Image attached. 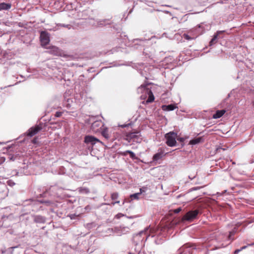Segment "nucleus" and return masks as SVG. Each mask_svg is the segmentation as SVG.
Instances as JSON below:
<instances>
[{
    "instance_id": "1",
    "label": "nucleus",
    "mask_w": 254,
    "mask_h": 254,
    "mask_svg": "<svg viewBox=\"0 0 254 254\" xmlns=\"http://www.w3.org/2000/svg\"><path fill=\"white\" fill-rule=\"evenodd\" d=\"M97 142H100V143L103 144L102 141L94 136L92 135H86L85 136L84 143L86 144L87 148L88 149V150L86 151L87 153L91 151L92 146Z\"/></svg>"
},
{
    "instance_id": "2",
    "label": "nucleus",
    "mask_w": 254,
    "mask_h": 254,
    "mask_svg": "<svg viewBox=\"0 0 254 254\" xmlns=\"http://www.w3.org/2000/svg\"><path fill=\"white\" fill-rule=\"evenodd\" d=\"M177 133L174 131H170L165 135V138L166 140V144L170 147H173L176 145V138Z\"/></svg>"
},
{
    "instance_id": "3",
    "label": "nucleus",
    "mask_w": 254,
    "mask_h": 254,
    "mask_svg": "<svg viewBox=\"0 0 254 254\" xmlns=\"http://www.w3.org/2000/svg\"><path fill=\"white\" fill-rule=\"evenodd\" d=\"M137 92L138 93L143 92L145 94H147L148 95V98L146 100L147 103H151L154 101V95L150 88L147 87V85H141L138 88Z\"/></svg>"
},
{
    "instance_id": "4",
    "label": "nucleus",
    "mask_w": 254,
    "mask_h": 254,
    "mask_svg": "<svg viewBox=\"0 0 254 254\" xmlns=\"http://www.w3.org/2000/svg\"><path fill=\"white\" fill-rule=\"evenodd\" d=\"M198 213V211L197 210L190 211L183 216V220L191 221L196 217Z\"/></svg>"
},
{
    "instance_id": "5",
    "label": "nucleus",
    "mask_w": 254,
    "mask_h": 254,
    "mask_svg": "<svg viewBox=\"0 0 254 254\" xmlns=\"http://www.w3.org/2000/svg\"><path fill=\"white\" fill-rule=\"evenodd\" d=\"M197 36V31L196 29H192L189 31L187 33H184L183 35V37H184L186 40L189 41L195 39Z\"/></svg>"
},
{
    "instance_id": "6",
    "label": "nucleus",
    "mask_w": 254,
    "mask_h": 254,
    "mask_svg": "<svg viewBox=\"0 0 254 254\" xmlns=\"http://www.w3.org/2000/svg\"><path fill=\"white\" fill-rule=\"evenodd\" d=\"M40 41L42 46L47 45L50 42V35L46 31H42L40 33Z\"/></svg>"
},
{
    "instance_id": "7",
    "label": "nucleus",
    "mask_w": 254,
    "mask_h": 254,
    "mask_svg": "<svg viewBox=\"0 0 254 254\" xmlns=\"http://www.w3.org/2000/svg\"><path fill=\"white\" fill-rule=\"evenodd\" d=\"M127 137L130 139V142L135 143L140 142L142 140L139 132H131L128 134Z\"/></svg>"
},
{
    "instance_id": "8",
    "label": "nucleus",
    "mask_w": 254,
    "mask_h": 254,
    "mask_svg": "<svg viewBox=\"0 0 254 254\" xmlns=\"http://www.w3.org/2000/svg\"><path fill=\"white\" fill-rule=\"evenodd\" d=\"M164 149L162 148H159L158 152L155 154L152 158L153 162H157L159 160L161 159L165 155Z\"/></svg>"
},
{
    "instance_id": "9",
    "label": "nucleus",
    "mask_w": 254,
    "mask_h": 254,
    "mask_svg": "<svg viewBox=\"0 0 254 254\" xmlns=\"http://www.w3.org/2000/svg\"><path fill=\"white\" fill-rule=\"evenodd\" d=\"M148 228H146L144 231H141L139 233L135 234L133 237V241L136 245H137L140 241H142L143 238H141V236L143 234H145Z\"/></svg>"
},
{
    "instance_id": "10",
    "label": "nucleus",
    "mask_w": 254,
    "mask_h": 254,
    "mask_svg": "<svg viewBox=\"0 0 254 254\" xmlns=\"http://www.w3.org/2000/svg\"><path fill=\"white\" fill-rule=\"evenodd\" d=\"M42 129V127L39 126H37L35 127H32L29 129L27 132V135L29 136H33L37 134L39 131Z\"/></svg>"
},
{
    "instance_id": "11",
    "label": "nucleus",
    "mask_w": 254,
    "mask_h": 254,
    "mask_svg": "<svg viewBox=\"0 0 254 254\" xmlns=\"http://www.w3.org/2000/svg\"><path fill=\"white\" fill-rule=\"evenodd\" d=\"M235 232L234 231H232L229 232V235L228 236H222L223 238L225 239V240L229 241L230 242L225 244H222L220 247H218V248L225 247L226 246L230 244L231 242L234 240V238L232 237L235 235Z\"/></svg>"
},
{
    "instance_id": "12",
    "label": "nucleus",
    "mask_w": 254,
    "mask_h": 254,
    "mask_svg": "<svg viewBox=\"0 0 254 254\" xmlns=\"http://www.w3.org/2000/svg\"><path fill=\"white\" fill-rule=\"evenodd\" d=\"M48 52L54 56H60L62 54L61 50L56 46L50 47L49 48Z\"/></svg>"
},
{
    "instance_id": "13",
    "label": "nucleus",
    "mask_w": 254,
    "mask_h": 254,
    "mask_svg": "<svg viewBox=\"0 0 254 254\" xmlns=\"http://www.w3.org/2000/svg\"><path fill=\"white\" fill-rule=\"evenodd\" d=\"M96 23H94L93 25L95 26H103L107 24H110L109 20L108 19H102L96 20Z\"/></svg>"
},
{
    "instance_id": "14",
    "label": "nucleus",
    "mask_w": 254,
    "mask_h": 254,
    "mask_svg": "<svg viewBox=\"0 0 254 254\" xmlns=\"http://www.w3.org/2000/svg\"><path fill=\"white\" fill-rule=\"evenodd\" d=\"M204 141V138L199 136L190 140L189 144L191 145H195Z\"/></svg>"
},
{
    "instance_id": "15",
    "label": "nucleus",
    "mask_w": 254,
    "mask_h": 254,
    "mask_svg": "<svg viewBox=\"0 0 254 254\" xmlns=\"http://www.w3.org/2000/svg\"><path fill=\"white\" fill-rule=\"evenodd\" d=\"M102 135L106 139H109L111 135L109 132L108 129L107 127H103L101 130Z\"/></svg>"
},
{
    "instance_id": "16",
    "label": "nucleus",
    "mask_w": 254,
    "mask_h": 254,
    "mask_svg": "<svg viewBox=\"0 0 254 254\" xmlns=\"http://www.w3.org/2000/svg\"><path fill=\"white\" fill-rule=\"evenodd\" d=\"M11 4L10 3H0V11L8 10L11 8Z\"/></svg>"
},
{
    "instance_id": "17",
    "label": "nucleus",
    "mask_w": 254,
    "mask_h": 254,
    "mask_svg": "<svg viewBox=\"0 0 254 254\" xmlns=\"http://www.w3.org/2000/svg\"><path fill=\"white\" fill-rule=\"evenodd\" d=\"M226 112L225 110H218L213 115V119H218L221 117Z\"/></svg>"
},
{
    "instance_id": "18",
    "label": "nucleus",
    "mask_w": 254,
    "mask_h": 254,
    "mask_svg": "<svg viewBox=\"0 0 254 254\" xmlns=\"http://www.w3.org/2000/svg\"><path fill=\"white\" fill-rule=\"evenodd\" d=\"M176 106L173 104H170L168 105H163L162 107V109L164 111H173L176 108Z\"/></svg>"
},
{
    "instance_id": "19",
    "label": "nucleus",
    "mask_w": 254,
    "mask_h": 254,
    "mask_svg": "<svg viewBox=\"0 0 254 254\" xmlns=\"http://www.w3.org/2000/svg\"><path fill=\"white\" fill-rule=\"evenodd\" d=\"M103 127V123L101 121H95L94 122L91 126V127L92 129L95 130H98V127Z\"/></svg>"
},
{
    "instance_id": "20",
    "label": "nucleus",
    "mask_w": 254,
    "mask_h": 254,
    "mask_svg": "<svg viewBox=\"0 0 254 254\" xmlns=\"http://www.w3.org/2000/svg\"><path fill=\"white\" fill-rule=\"evenodd\" d=\"M34 221L36 223H44L46 221V218L40 215H37L34 218Z\"/></svg>"
},
{
    "instance_id": "21",
    "label": "nucleus",
    "mask_w": 254,
    "mask_h": 254,
    "mask_svg": "<svg viewBox=\"0 0 254 254\" xmlns=\"http://www.w3.org/2000/svg\"><path fill=\"white\" fill-rule=\"evenodd\" d=\"M221 32V31L218 32L216 34H215L213 38L211 39V40L209 42V46H212L214 44H216L217 42V37L219 33Z\"/></svg>"
},
{
    "instance_id": "22",
    "label": "nucleus",
    "mask_w": 254,
    "mask_h": 254,
    "mask_svg": "<svg viewBox=\"0 0 254 254\" xmlns=\"http://www.w3.org/2000/svg\"><path fill=\"white\" fill-rule=\"evenodd\" d=\"M79 191L80 193H88L89 192V190L87 188H81L79 189Z\"/></svg>"
},
{
    "instance_id": "23",
    "label": "nucleus",
    "mask_w": 254,
    "mask_h": 254,
    "mask_svg": "<svg viewBox=\"0 0 254 254\" xmlns=\"http://www.w3.org/2000/svg\"><path fill=\"white\" fill-rule=\"evenodd\" d=\"M140 195V193L137 192L134 194H131L130 197L132 199H138L139 196Z\"/></svg>"
},
{
    "instance_id": "24",
    "label": "nucleus",
    "mask_w": 254,
    "mask_h": 254,
    "mask_svg": "<svg viewBox=\"0 0 254 254\" xmlns=\"http://www.w3.org/2000/svg\"><path fill=\"white\" fill-rule=\"evenodd\" d=\"M57 26L65 27V28H67L68 29H71V28L72 27L71 25L70 24H61V23L58 24Z\"/></svg>"
},
{
    "instance_id": "25",
    "label": "nucleus",
    "mask_w": 254,
    "mask_h": 254,
    "mask_svg": "<svg viewBox=\"0 0 254 254\" xmlns=\"http://www.w3.org/2000/svg\"><path fill=\"white\" fill-rule=\"evenodd\" d=\"M119 197V194L117 192H114L111 194V199L113 200H116Z\"/></svg>"
},
{
    "instance_id": "26",
    "label": "nucleus",
    "mask_w": 254,
    "mask_h": 254,
    "mask_svg": "<svg viewBox=\"0 0 254 254\" xmlns=\"http://www.w3.org/2000/svg\"><path fill=\"white\" fill-rule=\"evenodd\" d=\"M127 153L129 154L130 155V157L132 159H134L135 158V154L131 151H130V150H127L126 151Z\"/></svg>"
},
{
    "instance_id": "27",
    "label": "nucleus",
    "mask_w": 254,
    "mask_h": 254,
    "mask_svg": "<svg viewBox=\"0 0 254 254\" xmlns=\"http://www.w3.org/2000/svg\"><path fill=\"white\" fill-rule=\"evenodd\" d=\"M47 206H51L53 207L55 205V203L51 201H45L44 202Z\"/></svg>"
},
{
    "instance_id": "28",
    "label": "nucleus",
    "mask_w": 254,
    "mask_h": 254,
    "mask_svg": "<svg viewBox=\"0 0 254 254\" xmlns=\"http://www.w3.org/2000/svg\"><path fill=\"white\" fill-rule=\"evenodd\" d=\"M147 190V188L146 187H142L140 189V192L139 193H140V194L146 192Z\"/></svg>"
},
{
    "instance_id": "29",
    "label": "nucleus",
    "mask_w": 254,
    "mask_h": 254,
    "mask_svg": "<svg viewBox=\"0 0 254 254\" xmlns=\"http://www.w3.org/2000/svg\"><path fill=\"white\" fill-rule=\"evenodd\" d=\"M123 216H124V214L119 213L116 215L115 217L117 219H119Z\"/></svg>"
},
{
    "instance_id": "30",
    "label": "nucleus",
    "mask_w": 254,
    "mask_h": 254,
    "mask_svg": "<svg viewBox=\"0 0 254 254\" xmlns=\"http://www.w3.org/2000/svg\"><path fill=\"white\" fill-rule=\"evenodd\" d=\"M254 245V243L250 244H249V245H248L247 246H244L241 247L240 248V249L241 250V251H242L243 250L246 249L248 247V246H253Z\"/></svg>"
},
{
    "instance_id": "31",
    "label": "nucleus",
    "mask_w": 254,
    "mask_h": 254,
    "mask_svg": "<svg viewBox=\"0 0 254 254\" xmlns=\"http://www.w3.org/2000/svg\"><path fill=\"white\" fill-rule=\"evenodd\" d=\"M182 210V209L181 207L178 208L174 210V212L175 213H178Z\"/></svg>"
},
{
    "instance_id": "32",
    "label": "nucleus",
    "mask_w": 254,
    "mask_h": 254,
    "mask_svg": "<svg viewBox=\"0 0 254 254\" xmlns=\"http://www.w3.org/2000/svg\"><path fill=\"white\" fill-rule=\"evenodd\" d=\"M5 161V158L1 157L0 158V164Z\"/></svg>"
},
{
    "instance_id": "33",
    "label": "nucleus",
    "mask_w": 254,
    "mask_h": 254,
    "mask_svg": "<svg viewBox=\"0 0 254 254\" xmlns=\"http://www.w3.org/2000/svg\"><path fill=\"white\" fill-rule=\"evenodd\" d=\"M241 251V250L240 249H237L234 252V254H238V253L239 252H240Z\"/></svg>"
},
{
    "instance_id": "34",
    "label": "nucleus",
    "mask_w": 254,
    "mask_h": 254,
    "mask_svg": "<svg viewBox=\"0 0 254 254\" xmlns=\"http://www.w3.org/2000/svg\"><path fill=\"white\" fill-rule=\"evenodd\" d=\"M120 201L117 200V201H115V202H112V205H115V204H116V203H120Z\"/></svg>"
},
{
    "instance_id": "35",
    "label": "nucleus",
    "mask_w": 254,
    "mask_h": 254,
    "mask_svg": "<svg viewBox=\"0 0 254 254\" xmlns=\"http://www.w3.org/2000/svg\"><path fill=\"white\" fill-rule=\"evenodd\" d=\"M61 113H60V112H57L56 114V117H60L61 116Z\"/></svg>"
},
{
    "instance_id": "36",
    "label": "nucleus",
    "mask_w": 254,
    "mask_h": 254,
    "mask_svg": "<svg viewBox=\"0 0 254 254\" xmlns=\"http://www.w3.org/2000/svg\"><path fill=\"white\" fill-rule=\"evenodd\" d=\"M9 158H10V160H12V161L14 160V157L13 156H11Z\"/></svg>"
},
{
    "instance_id": "37",
    "label": "nucleus",
    "mask_w": 254,
    "mask_h": 254,
    "mask_svg": "<svg viewBox=\"0 0 254 254\" xmlns=\"http://www.w3.org/2000/svg\"><path fill=\"white\" fill-rule=\"evenodd\" d=\"M179 140L181 141H183L184 140V139H183V138H181Z\"/></svg>"
},
{
    "instance_id": "38",
    "label": "nucleus",
    "mask_w": 254,
    "mask_h": 254,
    "mask_svg": "<svg viewBox=\"0 0 254 254\" xmlns=\"http://www.w3.org/2000/svg\"><path fill=\"white\" fill-rule=\"evenodd\" d=\"M197 190V188H193L192 189V190Z\"/></svg>"
},
{
    "instance_id": "39",
    "label": "nucleus",
    "mask_w": 254,
    "mask_h": 254,
    "mask_svg": "<svg viewBox=\"0 0 254 254\" xmlns=\"http://www.w3.org/2000/svg\"><path fill=\"white\" fill-rule=\"evenodd\" d=\"M194 178V177H192V178H190V176H189V178L190 179V180H192L193 178Z\"/></svg>"
},
{
    "instance_id": "40",
    "label": "nucleus",
    "mask_w": 254,
    "mask_h": 254,
    "mask_svg": "<svg viewBox=\"0 0 254 254\" xmlns=\"http://www.w3.org/2000/svg\"><path fill=\"white\" fill-rule=\"evenodd\" d=\"M125 203V200H124V201H123V203H122V205H124Z\"/></svg>"
},
{
    "instance_id": "41",
    "label": "nucleus",
    "mask_w": 254,
    "mask_h": 254,
    "mask_svg": "<svg viewBox=\"0 0 254 254\" xmlns=\"http://www.w3.org/2000/svg\"><path fill=\"white\" fill-rule=\"evenodd\" d=\"M125 229H128V227H124Z\"/></svg>"
},
{
    "instance_id": "42",
    "label": "nucleus",
    "mask_w": 254,
    "mask_h": 254,
    "mask_svg": "<svg viewBox=\"0 0 254 254\" xmlns=\"http://www.w3.org/2000/svg\"><path fill=\"white\" fill-rule=\"evenodd\" d=\"M128 218L130 219V218H132L133 217L132 216H130V217H128Z\"/></svg>"
},
{
    "instance_id": "43",
    "label": "nucleus",
    "mask_w": 254,
    "mask_h": 254,
    "mask_svg": "<svg viewBox=\"0 0 254 254\" xmlns=\"http://www.w3.org/2000/svg\"><path fill=\"white\" fill-rule=\"evenodd\" d=\"M33 142H34V143H35V142H36V140H35V139L33 140Z\"/></svg>"
},
{
    "instance_id": "44",
    "label": "nucleus",
    "mask_w": 254,
    "mask_h": 254,
    "mask_svg": "<svg viewBox=\"0 0 254 254\" xmlns=\"http://www.w3.org/2000/svg\"><path fill=\"white\" fill-rule=\"evenodd\" d=\"M253 106L254 107V101H253Z\"/></svg>"
},
{
    "instance_id": "45",
    "label": "nucleus",
    "mask_w": 254,
    "mask_h": 254,
    "mask_svg": "<svg viewBox=\"0 0 254 254\" xmlns=\"http://www.w3.org/2000/svg\"><path fill=\"white\" fill-rule=\"evenodd\" d=\"M147 237H148V236H147V237H146V238L145 239V241H146V240H147Z\"/></svg>"
}]
</instances>
